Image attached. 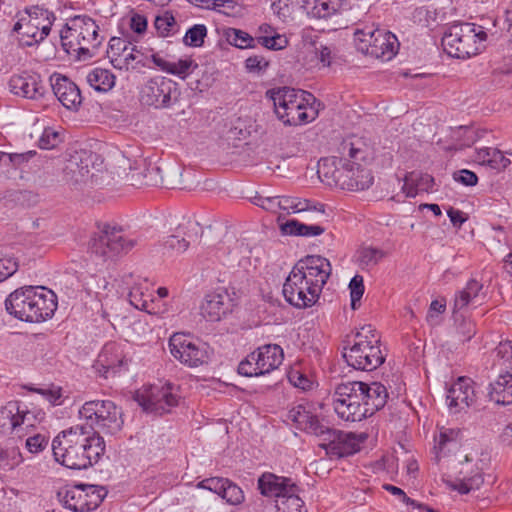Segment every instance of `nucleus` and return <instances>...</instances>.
Listing matches in <instances>:
<instances>
[{"label":"nucleus","instance_id":"obj_30","mask_svg":"<svg viewBox=\"0 0 512 512\" xmlns=\"http://www.w3.org/2000/svg\"><path fill=\"white\" fill-rule=\"evenodd\" d=\"M295 4L307 15L326 19L340 12L345 0H296Z\"/></svg>","mask_w":512,"mask_h":512},{"label":"nucleus","instance_id":"obj_41","mask_svg":"<svg viewBox=\"0 0 512 512\" xmlns=\"http://www.w3.org/2000/svg\"><path fill=\"white\" fill-rule=\"evenodd\" d=\"M482 288L483 285L479 281L475 279L469 280L466 286L456 294L454 311H460L466 308L475 298L478 297Z\"/></svg>","mask_w":512,"mask_h":512},{"label":"nucleus","instance_id":"obj_6","mask_svg":"<svg viewBox=\"0 0 512 512\" xmlns=\"http://www.w3.org/2000/svg\"><path fill=\"white\" fill-rule=\"evenodd\" d=\"M55 19L54 13L42 6L26 7L19 12L13 31L19 35L20 45L30 47L42 42L49 35Z\"/></svg>","mask_w":512,"mask_h":512},{"label":"nucleus","instance_id":"obj_26","mask_svg":"<svg viewBox=\"0 0 512 512\" xmlns=\"http://www.w3.org/2000/svg\"><path fill=\"white\" fill-rule=\"evenodd\" d=\"M470 378L459 377L448 389L446 401L450 409L459 412L469 407L475 400V391Z\"/></svg>","mask_w":512,"mask_h":512},{"label":"nucleus","instance_id":"obj_44","mask_svg":"<svg viewBox=\"0 0 512 512\" xmlns=\"http://www.w3.org/2000/svg\"><path fill=\"white\" fill-rule=\"evenodd\" d=\"M129 302L135 308L146 311L148 313H155L151 308L154 299H149L150 295L146 294L141 285H135L130 289L128 294Z\"/></svg>","mask_w":512,"mask_h":512},{"label":"nucleus","instance_id":"obj_51","mask_svg":"<svg viewBox=\"0 0 512 512\" xmlns=\"http://www.w3.org/2000/svg\"><path fill=\"white\" fill-rule=\"evenodd\" d=\"M68 35H64V31L61 32V40H62V46L65 49L67 53H70V50L77 52V59L78 60H88L92 58L96 54L97 48H88L86 46H83L82 43L79 44L78 48H74L72 42H66V39L68 38Z\"/></svg>","mask_w":512,"mask_h":512},{"label":"nucleus","instance_id":"obj_23","mask_svg":"<svg viewBox=\"0 0 512 512\" xmlns=\"http://www.w3.org/2000/svg\"><path fill=\"white\" fill-rule=\"evenodd\" d=\"M53 94L69 110H77L82 103L78 86L66 76L54 74L50 78Z\"/></svg>","mask_w":512,"mask_h":512},{"label":"nucleus","instance_id":"obj_63","mask_svg":"<svg viewBox=\"0 0 512 512\" xmlns=\"http://www.w3.org/2000/svg\"><path fill=\"white\" fill-rule=\"evenodd\" d=\"M453 179L465 186H475L478 182L477 175L473 171L467 169L454 172Z\"/></svg>","mask_w":512,"mask_h":512},{"label":"nucleus","instance_id":"obj_20","mask_svg":"<svg viewBox=\"0 0 512 512\" xmlns=\"http://www.w3.org/2000/svg\"><path fill=\"white\" fill-rule=\"evenodd\" d=\"M9 88L13 94L32 100L43 98L47 91L40 75L27 71L13 75Z\"/></svg>","mask_w":512,"mask_h":512},{"label":"nucleus","instance_id":"obj_55","mask_svg":"<svg viewBox=\"0 0 512 512\" xmlns=\"http://www.w3.org/2000/svg\"><path fill=\"white\" fill-rule=\"evenodd\" d=\"M257 43L271 50H280L288 45V38L284 35L258 36Z\"/></svg>","mask_w":512,"mask_h":512},{"label":"nucleus","instance_id":"obj_54","mask_svg":"<svg viewBox=\"0 0 512 512\" xmlns=\"http://www.w3.org/2000/svg\"><path fill=\"white\" fill-rule=\"evenodd\" d=\"M221 498L231 505H238L244 500V494L239 486L228 480Z\"/></svg>","mask_w":512,"mask_h":512},{"label":"nucleus","instance_id":"obj_56","mask_svg":"<svg viewBox=\"0 0 512 512\" xmlns=\"http://www.w3.org/2000/svg\"><path fill=\"white\" fill-rule=\"evenodd\" d=\"M18 269V262L12 256L0 253V282L12 276Z\"/></svg>","mask_w":512,"mask_h":512},{"label":"nucleus","instance_id":"obj_17","mask_svg":"<svg viewBox=\"0 0 512 512\" xmlns=\"http://www.w3.org/2000/svg\"><path fill=\"white\" fill-rule=\"evenodd\" d=\"M257 485L261 495L272 499L274 512H287L288 478L265 472L258 478Z\"/></svg>","mask_w":512,"mask_h":512},{"label":"nucleus","instance_id":"obj_5","mask_svg":"<svg viewBox=\"0 0 512 512\" xmlns=\"http://www.w3.org/2000/svg\"><path fill=\"white\" fill-rule=\"evenodd\" d=\"M79 416L85 420L91 433L115 435L123 427L122 411L110 400L87 401L79 410Z\"/></svg>","mask_w":512,"mask_h":512},{"label":"nucleus","instance_id":"obj_22","mask_svg":"<svg viewBox=\"0 0 512 512\" xmlns=\"http://www.w3.org/2000/svg\"><path fill=\"white\" fill-rule=\"evenodd\" d=\"M201 227L198 222L188 221L180 224L175 234L168 236L163 242L164 254L182 253L186 251L191 243L197 241Z\"/></svg>","mask_w":512,"mask_h":512},{"label":"nucleus","instance_id":"obj_39","mask_svg":"<svg viewBox=\"0 0 512 512\" xmlns=\"http://www.w3.org/2000/svg\"><path fill=\"white\" fill-rule=\"evenodd\" d=\"M287 92L288 87L286 86L272 88L266 92V98L272 102L275 115L284 125L288 124V118H286V116H288Z\"/></svg>","mask_w":512,"mask_h":512},{"label":"nucleus","instance_id":"obj_16","mask_svg":"<svg viewBox=\"0 0 512 512\" xmlns=\"http://www.w3.org/2000/svg\"><path fill=\"white\" fill-rule=\"evenodd\" d=\"M319 105L312 93L290 88V126L305 125L315 120Z\"/></svg>","mask_w":512,"mask_h":512},{"label":"nucleus","instance_id":"obj_3","mask_svg":"<svg viewBox=\"0 0 512 512\" xmlns=\"http://www.w3.org/2000/svg\"><path fill=\"white\" fill-rule=\"evenodd\" d=\"M5 308L20 321L39 323L54 315L57 297L44 286H24L9 294Z\"/></svg>","mask_w":512,"mask_h":512},{"label":"nucleus","instance_id":"obj_40","mask_svg":"<svg viewBox=\"0 0 512 512\" xmlns=\"http://www.w3.org/2000/svg\"><path fill=\"white\" fill-rule=\"evenodd\" d=\"M115 75L102 68H95L87 75L88 84L98 92H108L115 85Z\"/></svg>","mask_w":512,"mask_h":512},{"label":"nucleus","instance_id":"obj_4","mask_svg":"<svg viewBox=\"0 0 512 512\" xmlns=\"http://www.w3.org/2000/svg\"><path fill=\"white\" fill-rule=\"evenodd\" d=\"M343 357L349 366L362 371H373L385 361L380 338L371 326L362 327L356 333L352 345L343 348Z\"/></svg>","mask_w":512,"mask_h":512},{"label":"nucleus","instance_id":"obj_43","mask_svg":"<svg viewBox=\"0 0 512 512\" xmlns=\"http://www.w3.org/2000/svg\"><path fill=\"white\" fill-rule=\"evenodd\" d=\"M324 232L325 228L320 225L308 224L290 218V236L313 237L319 236Z\"/></svg>","mask_w":512,"mask_h":512},{"label":"nucleus","instance_id":"obj_24","mask_svg":"<svg viewBox=\"0 0 512 512\" xmlns=\"http://www.w3.org/2000/svg\"><path fill=\"white\" fill-rule=\"evenodd\" d=\"M66 27L65 33H70V37L75 36L78 44H81L82 41L85 44H93V48H98L101 44L98 35L99 26L87 15H77L71 18Z\"/></svg>","mask_w":512,"mask_h":512},{"label":"nucleus","instance_id":"obj_12","mask_svg":"<svg viewBox=\"0 0 512 512\" xmlns=\"http://www.w3.org/2000/svg\"><path fill=\"white\" fill-rule=\"evenodd\" d=\"M107 491L102 486L79 484L60 491L58 496L64 507L74 512H89L103 502Z\"/></svg>","mask_w":512,"mask_h":512},{"label":"nucleus","instance_id":"obj_48","mask_svg":"<svg viewBox=\"0 0 512 512\" xmlns=\"http://www.w3.org/2000/svg\"><path fill=\"white\" fill-rule=\"evenodd\" d=\"M206 36V26L203 24H195L187 30L183 42L186 46L201 47Z\"/></svg>","mask_w":512,"mask_h":512},{"label":"nucleus","instance_id":"obj_27","mask_svg":"<svg viewBox=\"0 0 512 512\" xmlns=\"http://www.w3.org/2000/svg\"><path fill=\"white\" fill-rule=\"evenodd\" d=\"M128 360L123 355V351L116 343H107L103 347L97 359V366L99 372H102L104 377L109 374L115 375L123 369H126Z\"/></svg>","mask_w":512,"mask_h":512},{"label":"nucleus","instance_id":"obj_31","mask_svg":"<svg viewBox=\"0 0 512 512\" xmlns=\"http://www.w3.org/2000/svg\"><path fill=\"white\" fill-rule=\"evenodd\" d=\"M290 419L296 429L316 436H320L326 426L302 403L290 410Z\"/></svg>","mask_w":512,"mask_h":512},{"label":"nucleus","instance_id":"obj_60","mask_svg":"<svg viewBox=\"0 0 512 512\" xmlns=\"http://www.w3.org/2000/svg\"><path fill=\"white\" fill-rule=\"evenodd\" d=\"M228 480L229 479L227 478L212 477L202 480L199 483V487L210 490L222 497V490L225 489V486L228 484Z\"/></svg>","mask_w":512,"mask_h":512},{"label":"nucleus","instance_id":"obj_9","mask_svg":"<svg viewBox=\"0 0 512 512\" xmlns=\"http://www.w3.org/2000/svg\"><path fill=\"white\" fill-rule=\"evenodd\" d=\"M354 41L358 51L383 60H390L399 47L397 37L385 30L366 27L356 29Z\"/></svg>","mask_w":512,"mask_h":512},{"label":"nucleus","instance_id":"obj_53","mask_svg":"<svg viewBox=\"0 0 512 512\" xmlns=\"http://www.w3.org/2000/svg\"><path fill=\"white\" fill-rule=\"evenodd\" d=\"M62 139L60 134L53 128H45L41 137L39 138L38 145L41 149H53L61 143Z\"/></svg>","mask_w":512,"mask_h":512},{"label":"nucleus","instance_id":"obj_62","mask_svg":"<svg viewBox=\"0 0 512 512\" xmlns=\"http://www.w3.org/2000/svg\"><path fill=\"white\" fill-rule=\"evenodd\" d=\"M47 445L48 439L41 434L34 435L26 440V447L31 453H39L44 450Z\"/></svg>","mask_w":512,"mask_h":512},{"label":"nucleus","instance_id":"obj_36","mask_svg":"<svg viewBox=\"0 0 512 512\" xmlns=\"http://www.w3.org/2000/svg\"><path fill=\"white\" fill-rule=\"evenodd\" d=\"M89 163V156L86 152L75 153L68 159L64 169L65 173L71 175V180L74 183L82 182L89 176Z\"/></svg>","mask_w":512,"mask_h":512},{"label":"nucleus","instance_id":"obj_32","mask_svg":"<svg viewBox=\"0 0 512 512\" xmlns=\"http://www.w3.org/2000/svg\"><path fill=\"white\" fill-rule=\"evenodd\" d=\"M363 392V403L365 406L366 418H368L385 406L388 399V391L382 383L372 382L371 384L365 383Z\"/></svg>","mask_w":512,"mask_h":512},{"label":"nucleus","instance_id":"obj_34","mask_svg":"<svg viewBox=\"0 0 512 512\" xmlns=\"http://www.w3.org/2000/svg\"><path fill=\"white\" fill-rule=\"evenodd\" d=\"M489 397L497 404L509 405L512 403V373L507 371L490 384Z\"/></svg>","mask_w":512,"mask_h":512},{"label":"nucleus","instance_id":"obj_8","mask_svg":"<svg viewBox=\"0 0 512 512\" xmlns=\"http://www.w3.org/2000/svg\"><path fill=\"white\" fill-rule=\"evenodd\" d=\"M363 387H365V382L361 381H348L335 387L332 404L341 419L356 422L366 418L362 396Z\"/></svg>","mask_w":512,"mask_h":512},{"label":"nucleus","instance_id":"obj_64","mask_svg":"<svg viewBox=\"0 0 512 512\" xmlns=\"http://www.w3.org/2000/svg\"><path fill=\"white\" fill-rule=\"evenodd\" d=\"M497 357L508 362L512 370V341L506 340L498 344L495 349Z\"/></svg>","mask_w":512,"mask_h":512},{"label":"nucleus","instance_id":"obj_42","mask_svg":"<svg viewBox=\"0 0 512 512\" xmlns=\"http://www.w3.org/2000/svg\"><path fill=\"white\" fill-rule=\"evenodd\" d=\"M319 297L312 298V289H305L304 284L290 283V305L297 308L311 307Z\"/></svg>","mask_w":512,"mask_h":512},{"label":"nucleus","instance_id":"obj_45","mask_svg":"<svg viewBox=\"0 0 512 512\" xmlns=\"http://www.w3.org/2000/svg\"><path fill=\"white\" fill-rule=\"evenodd\" d=\"M226 39L229 44L240 49L254 48L256 46L255 42H257V38H253L247 32L236 28H229L226 31Z\"/></svg>","mask_w":512,"mask_h":512},{"label":"nucleus","instance_id":"obj_46","mask_svg":"<svg viewBox=\"0 0 512 512\" xmlns=\"http://www.w3.org/2000/svg\"><path fill=\"white\" fill-rule=\"evenodd\" d=\"M154 26L161 37H168L177 32V22L173 14L169 11L164 12L155 18Z\"/></svg>","mask_w":512,"mask_h":512},{"label":"nucleus","instance_id":"obj_13","mask_svg":"<svg viewBox=\"0 0 512 512\" xmlns=\"http://www.w3.org/2000/svg\"><path fill=\"white\" fill-rule=\"evenodd\" d=\"M319 437L322 438L319 446L325 450L331 459H339L355 454L360 450V445L366 439V436L362 434L357 435L352 432L334 430L328 426H325Z\"/></svg>","mask_w":512,"mask_h":512},{"label":"nucleus","instance_id":"obj_15","mask_svg":"<svg viewBox=\"0 0 512 512\" xmlns=\"http://www.w3.org/2000/svg\"><path fill=\"white\" fill-rule=\"evenodd\" d=\"M173 357L188 367H198L208 362L206 344L195 341L183 333H175L169 340Z\"/></svg>","mask_w":512,"mask_h":512},{"label":"nucleus","instance_id":"obj_11","mask_svg":"<svg viewBox=\"0 0 512 512\" xmlns=\"http://www.w3.org/2000/svg\"><path fill=\"white\" fill-rule=\"evenodd\" d=\"M135 244L136 241L127 238L122 229L106 227L90 240L89 249L92 254L106 261L127 253Z\"/></svg>","mask_w":512,"mask_h":512},{"label":"nucleus","instance_id":"obj_49","mask_svg":"<svg viewBox=\"0 0 512 512\" xmlns=\"http://www.w3.org/2000/svg\"><path fill=\"white\" fill-rule=\"evenodd\" d=\"M410 182L416 183V186L420 191L428 192L433 188L434 178L429 174L411 172L405 176L404 189L408 186Z\"/></svg>","mask_w":512,"mask_h":512},{"label":"nucleus","instance_id":"obj_7","mask_svg":"<svg viewBox=\"0 0 512 512\" xmlns=\"http://www.w3.org/2000/svg\"><path fill=\"white\" fill-rule=\"evenodd\" d=\"M331 271L328 259L319 255L307 256L293 266L290 271V283L293 285L304 284L305 289H312V298L319 297Z\"/></svg>","mask_w":512,"mask_h":512},{"label":"nucleus","instance_id":"obj_61","mask_svg":"<svg viewBox=\"0 0 512 512\" xmlns=\"http://www.w3.org/2000/svg\"><path fill=\"white\" fill-rule=\"evenodd\" d=\"M19 454L15 448L12 449H0V469L7 470L13 468L16 465Z\"/></svg>","mask_w":512,"mask_h":512},{"label":"nucleus","instance_id":"obj_29","mask_svg":"<svg viewBox=\"0 0 512 512\" xmlns=\"http://www.w3.org/2000/svg\"><path fill=\"white\" fill-rule=\"evenodd\" d=\"M283 359V349L277 344L264 345L251 353V360L256 361L263 375L278 368Z\"/></svg>","mask_w":512,"mask_h":512},{"label":"nucleus","instance_id":"obj_50","mask_svg":"<svg viewBox=\"0 0 512 512\" xmlns=\"http://www.w3.org/2000/svg\"><path fill=\"white\" fill-rule=\"evenodd\" d=\"M385 257V252L375 247H363L359 250V262L365 266H375Z\"/></svg>","mask_w":512,"mask_h":512},{"label":"nucleus","instance_id":"obj_47","mask_svg":"<svg viewBox=\"0 0 512 512\" xmlns=\"http://www.w3.org/2000/svg\"><path fill=\"white\" fill-rule=\"evenodd\" d=\"M483 482V476L477 470L472 476L463 477L458 483H450V487L461 494H467L472 490L479 489Z\"/></svg>","mask_w":512,"mask_h":512},{"label":"nucleus","instance_id":"obj_2","mask_svg":"<svg viewBox=\"0 0 512 512\" xmlns=\"http://www.w3.org/2000/svg\"><path fill=\"white\" fill-rule=\"evenodd\" d=\"M55 460L70 469L81 470L97 463L105 452L104 439L87 426L75 425L52 441Z\"/></svg>","mask_w":512,"mask_h":512},{"label":"nucleus","instance_id":"obj_37","mask_svg":"<svg viewBox=\"0 0 512 512\" xmlns=\"http://www.w3.org/2000/svg\"><path fill=\"white\" fill-rule=\"evenodd\" d=\"M475 160L481 165H487L496 170L505 169L510 164V160L500 150L490 147L478 149Z\"/></svg>","mask_w":512,"mask_h":512},{"label":"nucleus","instance_id":"obj_38","mask_svg":"<svg viewBox=\"0 0 512 512\" xmlns=\"http://www.w3.org/2000/svg\"><path fill=\"white\" fill-rule=\"evenodd\" d=\"M21 413V403L10 401L0 407V431H14L19 427L18 415Z\"/></svg>","mask_w":512,"mask_h":512},{"label":"nucleus","instance_id":"obj_58","mask_svg":"<svg viewBox=\"0 0 512 512\" xmlns=\"http://www.w3.org/2000/svg\"><path fill=\"white\" fill-rule=\"evenodd\" d=\"M130 43L120 37H112L109 41L107 54L112 63L113 57H122L129 50Z\"/></svg>","mask_w":512,"mask_h":512},{"label":"nucleus","instance_id":"obj_33","mask_svg":"<svg viewBox=\"0 0 512 512\" xmlns=\"http://www.w3.org/2000/svg\"><path fill=\"white\" fill-rule=\"evenodd\" d=\"M151 60L162 71L177 75L182 79H185L194 69L198 68V64L191 58L179 59L177 62H168L157 54H153Z\"/></svg>","mask_w":512,"mask_h":512},{"label":"nucleus","instance_id":"obj_52","mask_svg":"<svg viewBox=\"0 0 512 512\" xmlns=\"http://www.w3.org/2000/svg\"><path fill=\"white\" fill-rule=\"evenodd\" d=\"M45 417V413L41 410L29 411L26 406L21 405V413L18 415L19 427H33L36 423L41 422Z\"/></svg>","mask_w":512,"mask_h":512},{"label":"nucleus","instance_id":"obj_21","mask_svg":"<svg viewBox=\"0 0 512 512\" xmlns=\"http://www.w3.org/2000/svg\"><path fill=\"white\" fill-rule=\"evenodd\" d=\"M234 300L225 288H217L207 294L201 305L202 315L209 321H219L223 316L232 312Z\"/></svg>","mask_w":512,"mask_h":512},{"label":"nucleus","instance_id":"obj_57","mask_svg":"<svg viewBox=\"0 0 512 512\" xmlns=\"http://www.w3.org/2000/svg\"><path fill=\"white\" fill-rule=\"evenodd\" d=\"M349 289L351 296V308L355 310L357 309V302L360 301L364 294L363 277L360 275H355L349 283Z\"/></svg>","mask_w":512,"mask_h":512},{"label":"nucleus","instance_id":"obj_59","mask_svg":"<svg viewBox=\"0 0 512 512\" xmlns=\"http://www.w3.org/2000/svg\"><path fill=\"white\" fill-rule=\"evenodd\" d=\"M256 361L251 360V353L240 362L238 373L246 377H257L263 375L259 366L254 364Z\"/></svg>","mask_w":512,"mask_h":512},{"label":"nucleus","instance_id":"obj_28","mask_svg":"<svg viewBox=\"0 0 512 512\" xmlns=\"http://www.w3.org/2000/svg\"><path fill=\"white\" fill-rule=\"evenodd\" d=\"M315 385L316 380L303 360L290 364V397L297 393L307 394L314 389Z\"/></svg>","mask_w":512,"mask_h":512},{"label":"nucleus","instance_id":"obj_18","mask_svg":"<svg viewBox=\"0 0 512 512\" xmlns=\"http://www.w3.org/2000/svg\"><path fill=\"white\" fill-rule=\"evenodd\" d=\"M175 386L171 383L151 388L147 396L142 395L139 404L144 410L163 414L178 404V395L175 392Z\"/></svg>","mask_w":512,"mask_h":512},{"label":"nucleus","instance_id":"obj_14","mask_svg":"<svg viewBox=\"0 0 512 512\" xmlns=\"http://www.w3.org/2000/svg\"><path fill=\"white\" fill-rule=\"evenodd\" d=\"M179 96L178 84L162 76L148 80L140 92L141 102L156 109L170 107L178 101Z\"/></svg>","mask_w":512,"mask_h":512},{"label":"nucleus","instance_id":"obj_1","mask_svg":"<svg viewBox=\"0 0 512 512\" xmlns=\"http://www.w3.org/2000/svg\"><path fill=\"white\" fill-rule=\"evenodd\" d=\"M339 156L321 159L318 176L327 185L343 190L360 191L373 183L371 171L361 165L367 157V148L360 139H345L338 147Z\"/></svg>","mask_w":512,"mask_h":512},{"label":"nucleus","instance_id":"obj_10","mask_svg":"<svg viewBox=\"0 0 512 512\" xmlns=\"http://www.w3.org/2000/svg\"><path fill=\"white\" fill-rule=\"evenodd\" d=\"M445 52L454 58L466 59L478 53L476 26L473 23L454 24L442 38Z\"/></svg>","mask_w":512,"mask_h":512},{"label":"nucleus","instance_id":"obj_25","mask_svg":"<svg viewBox=\"0 0 512 512\" xmlns=\"http://www.w3.org/2000/svg\"><path fill=\"white\" fill-rule=\"evenodd\" d=\"M252 203L275 216L282 235H288V196L256 195Z\"/></svg>","mask_w":512,"mask_h":512},{"label":"nucleus","instance_id":"obj_19","mask_svg":"<svg viewBox=\"0 0 512 512\" xmlns=\"http://www.w3.org/2000/svg\"><path fill=\"white\" fill-rule=\"evenodd\" d=\"M295 62L300 67L312 68L318 64V35L312 28H305L294 40Z\"/></svg>","mask_w":512,"mask_h":512},{"label":"nucleus","instance_id":"obj_35","mask_svg":"<svg viewBox=\"0 0 512 512\" xmlns=\"http://www.w3.org/2000/svg\"><path fill=\"white\" fill-rule=\"evenodd\" d=\"M290 211L294 214L299 215L301 222L314 224V222L324 215L323 205L317 208L311 205L306 199H300L297 197H290Z\"/></svg>","mask_w":512,"mask_h":512}]
</instances>
